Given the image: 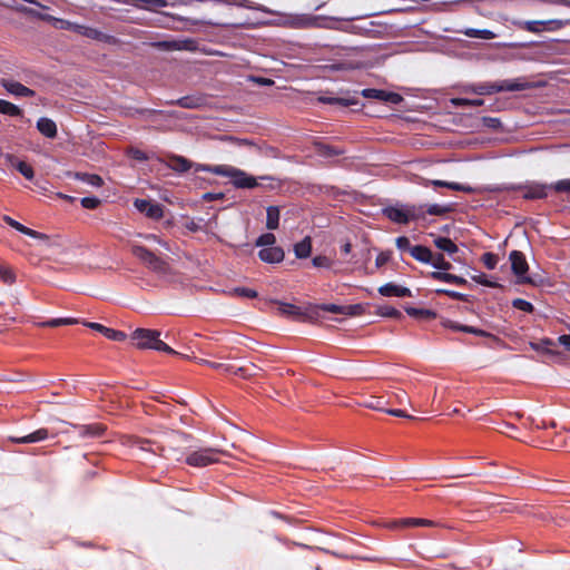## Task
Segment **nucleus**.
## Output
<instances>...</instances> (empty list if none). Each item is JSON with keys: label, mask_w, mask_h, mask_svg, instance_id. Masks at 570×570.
<instances>
[{"label": "nucleus", "mask_w": 570, "mask_h": 570, "mask_svg": "<svg viewBox=\"0 0 570 570\" xmlns=\"http://www.w3.org/2000/svg\"><path fill=\"white\" fill-rule=\"evenodd\" d=\"M405 312L411 317L417 318V320H434L436 318V313L432 309L428 308H416V307H405Z\"/></svg>", "instance_id": "34"}, {"label": "nucleus", "mask_w": 570, "mask_h": 570, "mask_svg": "<svg viewBox=\"0 0 570 570\" xmlns=\"http://www.w3.org/2000/svg\"><path fill=\"white\" fill-rule=\"evenodd\" d=\"M279 312L296 321L305 320V314L299 306L289 303H279Z\"/></svg>", "instance_id": "28"}, {"label": "nucleus", "mask_w": 570, "mask_h": 570, "mask_svg": "<svg viewBox=\"0 0 570 570\" xmlns=\"http://www.w3.org/2000/svg\"><path fill=\"white\" fill-rule=\"evenodd\" d=\"M386 404H387V402L384 401L383 397H379V396H371V399L368 401L364 402V406L367 409H372L375 411H382V412H385L390 415L397 416V417H405L409 420H417V417L407 414L403 410L385 409Z\"/></svg>", "instance_id": "9"}, {"label": "nucleus", "mask_w": 570, "mask_h": 570, "mask_svg": "<svg viewBox=\"0 0 570 570\" xmlns=\"http://www.w3.org/2000/svg\"><path fill=\"white\" fill-rule=\"evenodd\" d=\"M379 293L382 296H386V297H391V296L411 297L412 296V292L410 288L396 285L394 283H386V284L382 285L381 287H379Z\"/></svg>", "instance_id": "18"}, {"label": "nucleus", "mask_w": 570, "mask_h": 570, "mask_svg": "<svg viewBox=\"0 0 570 570\" xmlns=\"http://www.w3.org/2000/svg\"><path fill=\"white\" fill-rule=\"evenodd\" d=\"M224 452L216 448H203L189 453L185 462L195 468H204L219 462V456Z\"/></svg>", "instance_id": "5"}, {"label": "nucleus", "mask_w": 570, "mask_h": 570, "mask_svg": "<svg viewBox=\"0 0 570 570\" xmlns=\"http://www.w3.org/2000/svg\"><path fill=\"white\" fill-rule=\"evenodd\" d=\"M208 366L213 370L220 371V372H224L227 374L234 368V366L230 364L217 363V362H208Z\"/></svg>", "instance_id": "64"}, {"label": "nucleus", "mask_w": 570, "mask_h": 570, "mask_svg": "<svg viewBox=\"0 0 570 570\" xmlns=\"http://www.w3.org/2000/svg\"><path fill=\"white\" fill-rule=\"evenodd\" d=\"M391 256H392V252H390V250L381 252L376 256L375 265L377 267L384 266L391 259Z\"/></svg>", "instance_id": "63"}, {"label": "nucleus", "mask_w": 570, "mask_h": 570, "mask_svg": "<svg viewBox=\"0 0 570 570\" xmlns=\"http://www.w3.org/2000/svg\"><path fill=\"white\" fill-rule=\"evenodd\" d=\"M318 308L324 312H328V313H333V314H343V315L346 309V308H344V306L336 305V304H322L318 306Z\"/></svg>", "instance_id": "58"}, {"label": "nucleus", "mask_w": 570, "mask_h": 570, "mask_svg": "<svg viewBox=\"0 0 570 570\" xmlns=\"http://www.w3.org/2000/svg\"><path fill=\"white\" fill-rule=\"evenodd\" d=\"M82 324L91 330H95V331L101 333L105 337H107L111 341L121 342L126 338V334L124 332L106 327L102 324L94 323V322H82Z\"/></svg>", "instance_id": "12"}, {"label": "nucleus", "mask_w": 570, "mask_h": 570, "mask_svg": "<svg viewBox=\"0 0 570 570\" xmlns=\"http://www.w3.org/2000/svg\"><path fill=\"white\" fill-rule=\"evenodd\" d=\"M148 268L159 274H166L169 269V266L163 258L156 256L151 261V264L148 266Z\"/></svg>", "instance_id": "46"}, {"label": "nucleus", "mask_w": 570, "mask_h": 570, "mask_svg": "<svg viewBox=\"0 0 570 570\" xmlns=\"http://www.w3.org/2000/svg\"><path fill=\"white\" fill-rule=\"evenodd\" d=\"M312 252L311 237L306 236L304 239L295 244L294 253L297 258H307Z\"/></svg>", "instance_id": "35"}, {"label": "nucleus", "mask_w": 570, "mask_h": 570, "mask_svg": "<svg viewBox=\"0 0 570 570\" xmlns=\"http://www.w3.org/2000/svg\"><path fill=\"white\" fill-rule=\"evenodd\" d=\"M395 527H434L435 522L429 519H420V518H405L400 519L393 523Z\"/></svg>", "instance_id": "29"}, {"label": "nucleus", "mask_w": 570, "mask_h": 570, "mask_svg": "<svg viewBox=\"0 0 570 570\" xmlns=\"http://www.w3.org/2000/svg\"><path fill=\"white\" fill-rule=\"evenodd\" d=\"M6 161L14 167L26 179L32 180L35 177V170L33 168L27 164L26 161L19 160L14 155L12 154H6L4 156Z\"/></svg>", "instance_id": "15"}, {"label": "nucleus", "mask_w": 570, "mask_h": 570, "mask_svg": "<svg viewBox=\"0 0 570 570\" xmlns=\"http://www.w3.org/2000/svg\"><path fill=\"white\" fill-rule=\"evenodd\" d=\"M129 445L136 446L142 451H148L150 453L164 456V458H170V451H174L173 449H169L165 442H158L155 440L149 439H142L139 436H130L129 438Z\"/></svg>", "instance_id": "6"}, {"label": "nucleus", "mask_w": 570, "mask_h": 570, "mask_svg": "<svg viewBox=\"0 0 570 570\" xmlns=\"http://www.w3.org/2000/svg\"><path fill=\"white\" fill-rule=\"evenodd\" d=\"M481 262L488 269H494L499 263V257L497 254L487 252L481 256Z\"/></svg>", "instance_id": "47"}, {"label": "nucleus", "mask_w": 570, "mask_h": 570, "mask_svg": "<svg viewBox=\"0 0 570 570\" xmlns=\"http://www.w3.org/2000/svg\"><path fill=\"white\" fill-rule=\"evenodd\" d=\"M37 129L47 138L53 139L57 137V125L56 122L47 117H41L37 121Z\"/></svg>", "instance_id": "21"}, {"label": "nucleus", "mask_w": 570, "mask_h": 570, "mask_svg": "<svg viewBox=\"0 0 570 570\" xmlns=\"http://www.w3.org/2000/svg\"><path fill=\"white\" fill-rule=\"evenodd\" d=\"M384 215L392 222L396 224H407V216L405 213V207H386L383 210Z\"/></svg>", "instance_id": "25"}, {"label": "nucleus", "mask_w": 570, "mask_h": 570, "mask_svg": "<svg viewBox=\"0 0 570 570\" xmlns=\"http://www.w3.org/2000/svg\"><path fill=\"white\" fill-rule=\"evenodd\" d=\"M361 95L364 98L377 99V100L384 101L385 90L366 88L361 91Z\"/></svg>", "instance_id": "49"}, {"label": "nucleus", "mask_w": 570, "mask_h": 570, "mask_svg": "<svg viewBox=\"0 0 570 570\" xmlns=\"http://www.w3.org/2000/svg\"><path fill=\"white\" fill-rule=\"evenodd\" d=\"M0 279L6 284H13L16 281L13 271L6 265H0Z\"/></svg>", "instance_id": "48"}, {"label": "nucleus", "mask_w": 570, "mask_h": 570, "mask_svg": "<svg viewBox=\"0 0 570 570\" xmlns=\"http://www.w3.org/2000/svg\"><path fill=\"white\" fill-rule=\"evenodd\" d=\"M451 210L448 206H441L438 204L430 205L425 209V214L433 215V216H442Z\"/></svg>", "instance_id": "55"}, {"label": "nucleus", "mask_w": 570, "mask_h": 570, "mask_svg": "<svg viewBox=\"0 0 570 570\" xmlns=\"http://www.w3.org/2000/svg\"><path fill=\"white\" fill-rule=\"evenodd\" d=\"M433 243L440 250H443L449 255H453L459 252L458 245L449 237L439 236L434 238Z\"/></svg>", "instance_id": "31"}, {"label": "nucleus", "mask_w": 570, "mask_h": 570, "mask_svg": "<svg viewBox=\"0 0 570 570\" xmlns=\"http://www.w3.org/2000/svg\"><path fill=\"white\" fill-rule=\"evenodd\" d=\"M550 187L557 193H570V179H560L550 185Z\"/></svg>", "instance_id": "56"}, {"label": "nucleus", "mask_w": 570, "mask_h": 570, "mask_svg": "<svg viewBox=\"0 0 570 570\" xmlns=\"http://www.w3.org/2000/svg\"><path fill=\"white\" fill-rule=\"evenodd\" d=\"M317 151L321 156H324V157L340 156V155H343V153H344L342 149H338L335 146L325 145V144H320L317 147Z\"/></svg>", "instance_id": "43"}, {"label": "nucleus", "mask_w": 570, "mask_h": 570, "mask_svg": "<svg viewBox=\"0 0 570 570\" xmlns=\"http://www.w3.org/2000/svg\"><path fill=\"white\" fill-rule=\"evenodd\" d=\"M168 104L187 109H197L205 105V98L203 96L189 95L184 96L177 100H171Z\"/></svg>", "instance_id": "19"}, {"label": "nucleus", "mask_w": 570, "mask_h": 570, "mask_svg": "<svg viewBox=\"0 0 570 570\" xmlns=\"http://www.w3.org/2000/svg\"><path fill=\"white\" fill-rule=\"evenodd\" d=\"M435 293L439 295H446L448 297L460 302H468V296L465 294L452 289L439 288L435 291Z\"/></svg>", "instance_id": "50"}, {"label": "nucleus", "mask_w": 570, "mask_h": 570, "mask_svg": "<svg viewBox=\"0 0 570 570\" xmlns=\"http://www.w3.org/2000/svg\"><path fill=\"white\" fill-rule=\"evenodd\" d=\"M3 87L8 92L18 97H33L36 94L32 89L18 81H4Z\"/></svg>", "instance_id": "22"}, {"label": "nucleus", "mask_w": 570, "mask_h": 570, "mask_svg": "<svg viewBox=\"0 0 570 570\" xmlns=\"http://www.w3.org/2000/svg\"><path fill=\"white\" fill-rule=\"evenodd\" d=\"M17 10L19 12H21V13L31 16V17L37 18L39 20L47 21V22H52L53 24L56 23V20H57V18L53 17V16L41 13V12H39V11L32 9V8H29V7L20 6V7L17 8Z\"/></svg>", "instance_id": "37"}, {"label": "nucleus", "mask_w": 570, "mask_h": 570, "mask_svg": "<svg viewBox=\"0 0 570 570\" xmlns=\"http://www.w3.org/2000/svg\"><path fill=\"white\" fill-rule=\"evenodd\" d=\"M276 242V237L274 234L272 233H266V234H263L261 235L257 240H256V245L257 246H265V247H272Z\"/></svg>", "instance_id": "53"}, {"label": "nucleus", "mask_w": 570, "mask_h": 570, "mask_svg": "<svg viewBox=\"0 0 570 570\" xmlns=\"http://www.w3.org/2000/svg\"><path fill=\"white\" fill-rule=\"evenodd\" d=\"M131 340L136 342L138 348H151L171 355L178 354L160 340V332L157 330L136 328L131 334Z\"/></svg>", "instance_id": "3"}, {"label": "nucleus", "mask_w": 570, "mask_h": 570, "mask_svg": "<svg viewBox=\"0 0 570 570\" xmlns=\"http://www.w3.org/2000/svg\"><path fill=\"white\" fill-rule=\"evenodd\" d=\"M451 104L455 107H478L484 104L483 99L452 98Z\"/></svg>", "instance_id": "45"}, {"label": "nucleus", "mask_w": 570, "mask_h": 570, "mask_svg": "<svg viewBox=\"0 0 570 570\" xmlns=\"http://www.w3.org/2000/svg\"><path fill=\"white\" fill-rule=\"evenodd\" d=\"M428 185H431L433 187H444V188H449V189L456 190V191H463V193H468V194L473 191V188L469 185H463V184H459V183H450V181L439 180V179L430 180Z\"/></svg>", "instance_id": "30"}, {"label": "nucleus", "mask_w": 570, "mask_h": 570, "mask_svg": "<svg viewBox=\"0 0 570 570\" xmlns=\"http://www.w3.org/2000/svg\"><path fill=\"white\" fill-rule=\"evenodd\" d=\"M405 213L407 216V224L412 220H419L425 217V209L423 206H405Z\"/></svg>", "instance_id": "41"}, {"label": "nucleus", "mask_w": 570, "mask_h": 570, "mask_svg": "<svg viewBox=\"0 0 570 570\" xmlns=\"http://www.w3.org/2000/svg\"><path fill=\"white\" fill-rule=\"evenodd\" d=\"M49 431L46 428L36 430L23 436H10L9 440L17 444L36 443L48 439Z\"/></svg>", "instance_id": "16"}, {"label": "nucleus", "mask_w": 570, "mask_h": 570, "mask_svg": "<svg viewBox=\"0 0 570 570\" xmlns=\"http://www.w3.org/2000/svg\"><path fill=\"white\" fill-rule=\"evenodd\" d=\"M379 312H380V315H382L384 317H390V318H401L402 317V313L399 309H396L395 307L390 306V305L381 306Z\"/></svg>", "instance_id": "52"}, {"label": "nucleus", "mask_w": 570, "mask_h": 570, "mask_svg": "<svg viewBox=\"0 0 570 570\" xmlns=\"http://www.w3.org/2000/svg\"><path fill=\"white\" fill-rule=\"evenodd\" d=\"M258 257L265 263H279L284 259V250L281 247H265L258 252Z\"/></svg>", "instance_id": "20"}, {"label": "nucleus", "mask_w": 570, "mask_h": 570, "mask_svg": "<svg viewBox=\"0 0 570 570\" xmlns=\"http://www.w3.org/2000/svg\"><path fill=\"white\" fill-rule=\"evenodd\" d=\"M234 293L240 297H246V298H256L258 295L255 289L247 288V287H236L234 289Z\"/></svg>", "instance_id": "59"}, {"label": "nucleus", "mask_w": 570, "mask_h": 570, "mask_svg": "<svg viewBox=\"0 0 570 570\" xmlns=\"http://www.w3.org/2000/svg\"><path fill=\"white\" fill-rule=\"evenodd\" d=\"M442 324L444 327L450 328L455 332L470 333V334H474V335L481 336V337H494L491 333H489L487 331H483V330L474 327V326L462 325V324H459L458 322H454L451 320H446Z\"/></svg>", "instance_id": "14"}, {"label": "nucleus", "mask_w": 570, "mask_h": 570, "mask_svg": "<svg viewBox=\"0 0 570 570\" xmlns=\"http://www.w3.org/2000/svg\"><path fill=\"white\" fill-rule=\"evenodd\" d=\"M75 428L77 429L79 436L83 439L100 438L107 430L106 425L101 423L75 425Z\"/></svg>", "instance_id": "13"}, {"label": "nucleus", "mask_w": 570, "mask_h": 570, "mask_svg": "<svg viewBox=\"0 0 570 570\" xmlns=\"http://www.w3.org/2000/svg\"><path fill=\"white\" fill-rule=\"evenodd\" d=\"M75 177L81 181H85V183L94 186V187H101L104 185L102 178L96 174L76 173Z\"/></svg>", "instance_id": "40"}, {"label": "nucleus", "mask_w": 570, "mask_h": 570, "mask_svg": "<svg viewBox=\"0 0 570 570\" xmlns=\"http://www.w3.org/2000/svg\"><path fill=\"white\" fill-rule=\"evenodd\" d=\"M80 321L73 317H60V318H51L46 322L38 323L40 327H58L62 325H75L79 324Z\"/></svg>", "instance_id": "36"}, {"label": "nucleus", "mask_w": 570, "mask_h": 570, "mask_svg": "<svg viewBox=\"0 0 570 570\" xmlns=\"http://www.w3.org/2000/svg\"><path fill=\"white\" fill-rule=\"evenodd\" d=\"M80 203L86 209H96L100 205L101 200L95 196H89L81 198Z\"/></svg>", "instance_id": "57"}, {"label": "nucleus", "mask_w": 570, "mask_h": 570, "mask_svg": "<svg viewBox=\"0 0 570 570\" xmlns=\"http://www.w3.org/2000/svg\"><path fill=\"white\" fill-rule=\"evenodd\" d=\"M509 261L511 263V271L517 276L518 283L538 285L539 283L532 276H528L529 265L524 254L520 250H512L509 254Z\"/></svg>", "instance_id": "4"}, {"label": "nucleus", "mask_w": 570, "mask_h": 570, "mask_svg": "<svg viewBox=\"0 0 570 570\" xmlns=\"http://www.w3.org/2000/svg\"><path fill=\"white\" fill-rule=\"evenodd\" d=\"M411 256L417 262L428 264L432 261V250L423 245H415L410 248Z\"/></svg>", "instance_id": "27"}, {"label": "nucleus", "mask_w": 570, "mask_h": 570, "mask_svg": "<svg viewBox=\"0 0 570 570\" xmlns=\"http://www.w3.org/2000/svg\"><path fill=\"white\" fill-rule=\"evenodd\" d=\"M530 87V83L522 79H507L497 82L473 83L468 86L465 91L479 96H487L502 91H522L529 89Z\"/></svg>", "instance_id": "2"}, {"label": "nucleus", "mask_w": 570, "mask_h": 570, "mask_svg": "<svg viewBox=\"0 0 570 570\" xmlns=\"http://www.w3.org/2000/svg\"><path fill=\"white\" fill-rule=\"evenodd\" d=\"M531 348L539 352H544L548 354H552V351L550 347L556 346V343L550 338H542L538 343H530Z\"/></svg>", "instance_id": "42"}, {"label": "nucleus", "mask_w": 570, "mask_h": 570, "mask_svg": "<svg viewBox=\"0 0 570 570\" xmlns=\"http://www.w3.org/2000/svg\"><path fill=\"white\" fill-rule=\"evenodd\" d=\"M256 368L257 367L254 364H250L248 366H239V367L234 366V368L228 374H234V375L246 379V377L254 376L256 374L255 373Z\"/></svg>", "instance_id": "44"}, {"label": "nucleus", "mask_w": 570, "mask_h": 570, "mask_svg": "<svg viewBox=\"0 0 570 570\" xmlns=\"http://www.w3.org/2000/svg\"><path fill=\"white\" fill-rule=\"evenodd\" d=\"M195 171H207L218 176L232 178V184L236 188H255L258 186L257 179L248 175L246 171L229 165H206L196 164Z\"/></svg>", "instance_id": "1"}, {"label": "nucleus", "mask_w": 570, "mask_h": 570, "mask_svg": "<svg viewBox=\"0 0 570 570\" xmlns=\"http://www.w3.org/2000/svg\"><path fill=\"white\" fill-rule=\"evenodd\" d=\"M428 264H431L433 267L439 269L438 272H445L450 271L452 268V264L448 261H445L444 255L441 253H432V261Z\"/></svg>", "instance_id": "39"}, {"label": "nucleus", "mask_w": 570, "mask_h": 570, "mask_svg": "<svg viewBox=\"0 0 570 570\" xmlns=\"http://www.w3.org/2000/svg\"><path fill=\"white\" fill-rule=\"evenodd\" d=\"M312 263L315 267H325V268L331 267V259L323 255L315 256L312 259Z\"/></svg>", "instance_id": "62"}, {"label": "nucleus", "mask_w": 570, "mask_h": 570, "mask_svg": "<svg viewBox=\"0 0 570 570\" xmlns=\"http://www.w3.org/2000/svg\"><path fill=\"white\" fill-rule=\"evenodd\" d=\"M429 276L434 281L451 283L455 285H466L468 281L461 276H456L454 274L445 273V272H431Z\"/></svg>", "instance_id": "23"}, {"label": "nucleus", "mask_w": 570, "mask_h": 570, "mask_svg": "<svg viewBox=\"0 0 570 570\" xmlns=\"http://www.w3.org/2000/svg\"><path fill=\"white\" fill-rule=\"evenodd\" d=\"M0 114L10 117H22L23 115L22 110L18 106L3 99H0Z\"/></svg>", "instance_id": "38"}, {"label": "nucleus", "mask_w": 570, "mask_h": 570, "mask_svg": "<svg viewBox=\"0 0 570 570\" xmlns=\"http://www.w3.org/2000/svg\"><path fill=\"white\" fill-rule=\"evenodd\" d=\"M396 247L402 252H410V248L413 246L411 245L410 239L406 236H400L395 239Z\"/></svg>", "instance_id": "61"}, {"label": "nucleus", "mask_w": 570, "mask_h": 570, "mask_svg": "<svg viewBox=\"0 0 570 570\" xmlns=\"http://www.w3.org/2000/svg\"><path fill=\"white\" fill-rule=\"evenodd\" d=\"M138 212L145 214L148 218L159 220L164 217L163 205L158 203H151L147 199L137 198L134 203Z\"/></svg>", "instance_id": "11"}, {"label": "nucleus", "mask_w": 570, "mask_h": 570, "mask_svg": "<svg viewBox=\"0 0 570 570\" xmlns=\"http://www.w3.org/2000/svg\"><path fill=\"white\" fill-rule=\"evenodd\" d=\"M512 306L514 308H517L519 311H523L525 313H532L534 311V306L530 302H528L523 298H514L512 301Z\"/></svg>", "instance_id": "51"}, {"label": "nucleus", "mask_w": 570, "mask_h": 570, "mask_svg": "<svg viewBox=\"0 0 570 570\" xmlns=\"http://www.w3.org/2000/svg\"><path fill=\"white\" fill-rule=\"evenodd\" d=\"M543 444L552 449L570 451V430L556 431L553 434L546 432Z\"/></svg>", "instance_id": "8"}, {"label": "nucleus", "mask_w": 570, "mask_h": 570, "mask_svg": "<svg viewBox=\"0 0 570 570\" xmlns=\"http://www.w3.org/2000/svg\"><path fill=\"white\" fill-rule=\"evenodd\" d=\"M320 102L327 105H340L343 107L354 106L358 102L355 97H330V96H321L318 98Z\"/></svg>", "instance_id": "26"}, {"label": "nucleus", "mask_w": 570, "mask_h": 570, "mask_svg": "<svg viewBox=\"0 0 570 570\" xmlns=\"http://www.w3.org/2000/svg\"><path fill=\"white\" fill-rule=\"evenodd\" d=\"M128 156L138 161H146L149 159L145 151L132 147L128 150Z\"/></svg>", "instance_id": "60"}, {"label": "nucleus", "mask_w": 570, "mask_h": 570, "mask_svg": "<svg viewBox=\"0 0 570 570\" xmlns=\"http://www.w3.org/2000/svg\"><path fill=\"white\" fill-rule=\"evenodd\" d=\"M548 189H551L550 185L544 184H530L523 187L524 199H543L548 196Z\"/></svg>", "instance_id": "17"}, {"label": "nucleus", "mask_w": 570, "mask_h": 570, "mask_svg": "<svg viewBox=\"0 0 570 570\" xmlns=\"http://www.w3.org/2000/svg\"><path fill=\"white\" fill-rule=\"evenodd\" d=\"M151 46L159 50H165V51H174V50L194 51L197 48V42L194 39L163 40V41L154 42Z\"/></svg>", "instance_id": "10"}, {"label": "nucleus", "mask_w": 570, "mask_h": 570, "mask_svg": "<svg viewBox=\"0 0 570 570\" xmlns=\"http://www.w3.org/2000/svg\"><path fill=\"white\" fill-rule=\"evenodd\" d=\"M481 122L484 127L493 130H499L502 127L501 120L497 117H482Z\"/></svg>", "instance_id": "54"}, {"label": "nucleus", "mask_w": 570, "mask_h": 570, "mask_svg": "<svg viewBox=\"0 0 570 570\" xmlns=\"http://www.w3.org/2000/svg\"><path fill=\"white\" fill-rule=\"evenodd\" d=\"M73 31L92 40H104L106 38V35L100 30L81 24L75 26Z\"/></svg>", "instance_id": "32"}, {"label": "nucleus", "mask_w": 570, "mask_h": 570, "mask_svg": "<svg viewBox=\"0 0 570 570\" xmlns=\"http://www.w3.org/2000/svg\"><path fill=\"white\" fill-rule=\"evenodd\" d=\"M279 226V207L268 206L266 208V228L275 230Z\"/></svg>", "instance_id": "33"}, {"label": "nucleus", "mask_w": 570, "mask_h": 570, "mask_svg": "<svg viewBox=\"0 0 570 570\" xmlns=\"http://www.w3.org/2000/svg\"><path fill=\"white\" fill-rule=\"evenodd\" d=\"M131 254L141 263H144L147 267L151 264V261L157 256L155 253H153L147 247L141 245H132Z\"/></svg>", "instance_id": "24"}, {"label": "nucleus", "mask_w": 570, "mask_h": 570, "mask_svg": "<svg viewBox=\"0 0 570 570\" xmlns=\"http://www.w3.org/2000/svg\"><path fill=\"white\" fill-rule=\"evenodd\" d=\"M158 161L165 164L168 168L179 174L186 173L191 168L195 169L196 165L189 159L176 154H167L166 159L158 158Z\"/></svg>", "instance_id": "7"}]
</instances>
